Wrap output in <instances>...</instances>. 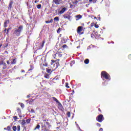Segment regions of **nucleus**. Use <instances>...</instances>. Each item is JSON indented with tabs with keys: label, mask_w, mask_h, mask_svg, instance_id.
Here are the masks:
<instances>
[{
	"label": "nucleus",
	"mask_w": 131,
	"mask_h": 131,
	"mask_svg": "<svg viewBox=\"0 0 131 131\" xmlns=\"http://www.w3.org/2000/svg\"><path fill=\"white\" fill-rule=\"evenodd\" d=\"M22 30H23V27L22 26H20L18 27V29L15 30L14 34H15V35H16L17 36H19Z\"/></svg>",
	"instance_id": "f257e3e1"
},
{
	"label": "nucleus",
	"mask_w": 131,
	"mask_h": 131,
	"mask_svg": "<svg viewBox=\"0 0 131 131\" xmlns=\"http://www.w3.org/2000/svg\"><path fill=\"white\" fill-rule=\"evenodd\" d=\"M104 77L105 79H108L110 80V75L107 73V72L103 71L101 73V78Z\"/></svg>",
	"instance_id": "f03ea898"
},
{
	"label": "nucleus",
	"mask_w": 131,
	"mask_h": 131,
	"mask_svg": "<svg viewBox=\"0 0 131 131\" xmlns=\"http://www.w3.org/2000/svg\"><path fill=\"white\" fill-rule=\"evenodd\" d=\"M96 120L99 122H102L103 120H104V117H103L102 115H100L96 118Z\"/></svg>",
	"instance_id": "7ed1b4c3"
},
{
	"label": "nucleus",
	"mask_w": 131,
	"mask_h": 131,
	"mask_svg": "<svg viewBox=\"0 0 131 131\" xmlns=\"http://www.w3.org/2000/svg\"><path fill=\"white\" fill-rule=\"evenodd\" d=\"M53 2L55 5H61V4H63L62 0H53Z\"/></svg>",
	"instance_id": "20e7f679"
},
{
	"label": "nucleus",
	"mask_w": 131,
	"mask_h": 131,
	"mask_svg": "<svg viewBox=\"0 0 131 131\" xmlns=\"http://www.w3.org/2000/svg\"><path fill=\"white\" fill-rule=\"evenodd\" d=\"M75 17L76 18V20L78 21V20H79V19H81V18H82V16L80 14H78V15H76L75 16Z\"/></svg>",
	"instance_id": "39448f33"
},
{
	"label": "nucleus",
	"mask_w": 131,
	"mask_h": 131,
	"mask_svg": "<svg viewBox=\"0 0 131 131\" xmlns=\"http://www.w3.org/2000/svg\"><path fill=\"white\" fill-rule=\"evenodd\" d=\"M1 65H4L5 66L4 67H3V69H6L7 68L6 64V63H4V61H0V66Z\"/></svg>",
	"instance_id": "423d86ee"
},
{
	"label": "nucleus",
	"mask_w": 131,
	"mask_h": 131,
	"mask_svg": "<svg viewBox=\"0 0 131 131\" xmlns=\"http://www.w3.org/2000/svg\"><path fill=\"white\" fill-rule=\"evenodd\" d=\"M82 31V27L81 26L78 27L77 29V33H80V32H81Z\"/></svg>",
	"instance_id": "0eeeda50"
},
{
	"label": "nucleus",
	"mask_w": 131,
	"mask_h": 131,
	"mask_svg": "<svg viewBox=\"0 0 131 131\" xmlns=\"http://www.w3.org/2000/svg\"><path fill=\"white\" fill-rule=\"evenodd\" d=\"M65 11H66V8H62L61 10L59 12V14H63Z\"/></svg>",
	"instance_id": "6e6552de"
},
{
	"label": "nucleus",
	"mask_w": 131,
	"mask_h": 131,
	"mask_svg": "<svg viewBox=\"0 0 131 131\" xmlns=\"http://www.w3.org/2000/svg\"><path fill=\"white\" fill-rule=\"evenodd\" d=\"M46 124H47V125H48V127H46V130L50 129V128H51V127L52 126L49 123V122H47Z\"/></svg>",
	"instance_id": "1a4fd4ad"
},
{
	"label": "nucleus",
	"mask_w": 131,
	"mask_h": 131,
	"mask_svg": "<svg viewBox=\"0 0 131 131\" xmlns=\"http://www.w3.org/2000/svg\"><path fill=\"white\" fill-rule=\"evenodd\" d=\"M13 5V2H10L9 5L8 9L10 10L12 8V5Z\"/></svg>",
	"instance_id": "9d476101"
},
{
	"label": "nucleus",
	"mask_w": 131,
	"mask_h": 131,
	"mask_svg": "<svg viewBox=\"0 0 131 131\" xmlns=\"http://www.w3.org/2000/svg\"><path fill=\"white\" fill-rule=\"evenodd\" d=\"M39 128H40V125L38 124V125H37L36 127L34 129V130H36V129H39Z\"/></svg>",
	"instance_id": "9b49d317"
},
{
	"label": "nucleus",
	"mask_w": 131,
	"mask_h": 131,
	"mask_svg": "<svg viewBox=\"0 0 131 131\" xmlns=\"http://www.w3.org/2000/svg\"><path fill=\"white\" fill-rule=\"evenodd\" d=\"M9 20H6L5 21L4 23V27H7V24H8V23H9Z\"/></svg>",
	"instance_id": "f8f14e48"
},
{
	"label": "nucleus",
	"mask_w": 131,
	"mask_h": 131,
	"mask_svg": "<svg viewBox=\"0 0 131 131\" xmlns=\"http://www.w3.org/2000/svg\"><path fill=\"white\" fill-rule=\"evenodd\" d=\"M79 2H80V0H75L74 2H73V4H74V5H77Z\"/></svg>",
	"instance_id": "ddd939ff"
},
{
	"label": "nucleus",
	"mask_w": 131,
	"mask_h": 131,
	"mask_svg": "<svg viewBox=\"0 0 131 131\" xmlns=\"http://www.w3.org/2000/svg\"><path fill=\"white\" fill-rule=\"evenodd\" d=\"M90 3H93V4H96L97 0H89Z\"/></svg>",
	"instance_id": "4468645a"
},
{
	"label": "nucleus",
	"mask_w": 131,
	"mask_h": 131,
	"mask_svg": "<svg viewBox=\"0 0 131 131\" xmlns=\"http://www.w3.org/2000/svg\"><path fill=\"white\" fill-rule=\"evenodd\" d=\"M84 62L85 64H89L90 60L88 59H86Z\"/></svg>",
	"instance_id": "2eb2a0df"
},
{
	"label": "nucleus",
	"mask_w": 131,
	"mask_h": 131,
	"mask_svg": "<svg viewBox=\"0 0 131 131\" xmlns=\"http://www.w3.org/2000/svg\"><path fill=\"white\" fill-rule=\"evenodd\" d=\"M45 77V78H47L48 79H49V78H50V74H46Z\"/></svg>",
	"instance_id": "dca6fc26"
},
{
	"label": "nucleus",
	"mask_w": 131,
	"mask_h": 131,
	"mask_svg": "<svg viewBox=\"0 0 131 131\" xmlns=\"http://www.w3.org/2000/svg\"><path fill=\"white\" fill-rule=\"evenodd\" d=\"M25 123H26V122H25V120H22V122H21V124L22 125H24V124H25Z\"/></svg>",
	"instance_id": "f3484780"
},
{
	"label": "nucleus",
	"mask_w": 131,
	"mask_h": 131,
	"mask_svg": "<svg viewBox=\"0 0 131 131\" xmlns=\"http://www.w3.org/2000/svg\"><path fill=\"white\" fill-rule=\"evenodd\" d=\"M53 100H54V101H55L57 103H59V101H58V99H57L56 98L53 97Z\"/></svg>",
	"instance_id": "a211bd4d"
},
{
	"label": "nucleus",
	"mask_w": 131,
	"mask_h": 131,
	"mask_svg": "<svg viewBox=\"0 0 131 131\" xmlns=\"http://www.w3.org/2000/svg\"><path fill=\"white\" fill-rule=\"evenodd\" d=\"M11 64H16V59H14L13 61L11 62Z\"/></svg>",
	"instance_id": "6ab92c4d"
},
{
	"label": "nucleus",
	"mask_w": 131,
	"mask_h": 131,
	"mask_svg": "<svg viewBox=\"0 0 131 131\" xmlns=\"http://www.w3.org/2000/svg\"><path fill=\"white\" fill-rule=\"evenodd\" d=\"M13 130L14 131L17 130V127H16V126H13Z\"/></svg>",
	"instance_id": "aec40b11"
},
{
	"label": "nucleus",
	"mask_w": 131,
	"mask_h": 131,
	"mask_svg": "<svg viewBox=\"0 0 131 131\" xmlns=\"http://www.w3.org/2000/svg\"><path fill=\"white\" fill-rule=\"evenodd\" d=\"M37 9H40V8H41V5L39 4L37 6Z\"/></svg>",
	"instance_id": "412c9836"
},
{
	"label": "nucleus",
	"mask_w": 131,
	"mask_h": 131,
	"mask_svg": "<svg viewBox=\"0 0 131 131\" xmlns=\"http://www.w3.org/2000/svg\"><path fill=\"white\" fill-rule=\"evenodd\" d=\"M54 20H55L56 21H59V17H55L54 18Z\"/></svg>",
	"instance_id": "4be33fe9"
},
{
	"label": "nucleus",
	"mask_w": 131,
	"mask_h": 131,
	"mask_svg": "<svg viewBox=\"0 0 131 131\" xmlns=\"http://www.w3.org/2000/svg\"><path fill=\"white\" fill-rule=\"evenodd\" d=\"M26 122L27 123H29L30 122V119H28L27 120H26Z\"/></svg>",
	"instance_id": "5701e85b"
},
{
	"label": "nucleus",
	"mask_w": 131,
	"mask_h": 131,
	"mask_svg": "<svg viewBox=\"0 0 131 131\" xmlns=\"http://www.w3.org/2000/svg\"><path fill=\"white\" fill-rule=\"evenodd\" d=\"M66 88H67L68 89H69V86H68V83L66 82Z\"/></svg>",
	"instance_id": "b1692460"
},
{
	"label": "nucleus",
	"mask_w": 131,
	"mask_h": 131,
	"mask_svg": "<svg viewBox=\"0 0 131 131\" xmlns=\"http://www.w3.org/2000/svg\"><path fill=\"white\" fill-rule=\"evenodd\" d=\"M95 28H99V25L97 24H95Z\"/></svg>",
	"instance_id": "393cba45"
},
{
	"label": "nucleus",
	"mask_w": 131,
	"mask_h": 131,
	"mask_svg": "<svg viewBox=\"0 0 131 131\" xmlns=\"http://www.w3.org/2000/svg\"><path fill=\"white\" fill-rule=\"evenodd\" d=\"M62 48H63V49H66V48H67V45H63Z\"/></svg>",
	"instance_id": "a878e982"
},
{
	"label": "nucleus",
	"mask_w": 131,
	"mask_h": 131,
	"mask_svg": "<svg viewBox=\"0 0 131 131\" xmlns=\"http://www.w3.org/2000/svg\"><path fill=\"white\" fill-rule=\"evenodd\" d=\"M20 106H21V108H24V104L20 103Z\"/></svg>",
	"instance_id": "bb28decb"
},
{
	"label": "nucleus",
	"mask_w": 131,
	"mask_h": 131,
	"mask_svg": "<svg viewBox=\"0 0 131 131\" xmlns=\"http://www.w3.org/2000/svg\"><path fill=\"white\" fill-rule=\"evenodd\" d=\"M67 115H68V116L69 117H70V112H68V113H67Z\"/></svg>",
	"instance_id": "cd10ccee"
},
{
	"label": "nucleus",
	"mask_w": 131,
	"mask_h": 131,
	"mask_svg": "<svg viewBox=\"0 0 131 131\" xmlns=\"http://www.w3.org/2000/svg\"><path fill=\"white\" fill-rule=\"evenodd\" d=\"M13 118H14V119L15 120H17V119H18V118L17 117V116L14 117Z\"/></svg>",
	"instance_id": "c85d7f7f"
},
{
	"label": "nucleus",
	"mask_w": 131,
	"mask_h": 131,
	"mask_svg": "<svg viewBox=\"0 0 131 131\" xmlns=\"http://www.w3.org/2000/svg\"><path fill=\"white\" fill-rule=\"evenodd\" d=\"M17 130L20 131V126H17Z\"/></svg>",
	"instance_id": "c756f323"
},
{
	"label": "nucleus",
	"mask_w": 131,
	"mask_h": 131,
	"mask_svg": "<svg viewBox=\"0 0 131 131\" xmlns=\"http://www.w3.org/2000/svg\"><path fill=\"white\" fill-rule=\"evenodd\" d=\"M51 65H53V63H55V61H54V60H51Z\"/></svg>",
	"instance_id": "7c9ffc66"
},
{
	"label": "nucleus",
	"mask_w": 131,
	"mask_h": 131,
	"mask_svg": "<svg viewBox=\"0 0 131 131\" xmlns=\"http://www.w3.org/2000/svg\"><path fill=\"white\" fill-rule=\"evenodd\" d=\"M97 126H99V127H100V126H101V124H100V123H97Z\"/></svg>",
	"instance_id": "2f4dec72"
},
{
	"label": "nucleus",
	"mask_w": 131,
	"mask_h": 131,
	"mask_svg": "<svg viewBox=\"0 0 131 131\" xmlns=\"http://www.w3.org/2000/svg\"><path fill=\"white\" fill-rule=\"evenodd\" d=\"M45 22H46V23H47V24L51 23L50 21V20H47V21H46Z\"/></svg>",
	"instance_id": "473e14b6"
},
{
	"label": "nucleus",
	"mask_w": 131,
	"mask_h": 131,
	"mask_svg": "<svg viewBox=\"0 0 131 131\" xmlns=\"http://www.w3.org/2000/svg\"><path fill=\"white\" fill-rule=\"evenodd\" d=\"M43 45H45V41H43L42 42V47H43Z\"/></svg>",
	"instance_id": "72a5a7b5"
},
{
	"label": "nucleus",
	"mask_w": 131,
	"mask_h": 131,
	"mask_svg": "<svg viewBox=\"0 0 131 131\" xmlns=\"http://www.w3.org/2000/svg\"><path fill=\"white\" fill-rule=\"evenodd\" d=\"M70 8H72L73 7V5H71V4H70Z\"/></svg>",
	"instance_id": "f704fd0d"
},
{
	"label": "nucleus",
	"mask_w": 131,
	"mask_h": 131,
	"mask_svg": "<svg viewBox=\"0 0 131 131\" xmlns=\"http://www.w3.org/2000/svg\"><path fill=\"white\" fill-rule=\"evenodd\" d=\"M50 23H52V22H53V19H51L50 20Z\"/></svg>",
	"instance_id": "c9c22d12"
},
{
	"label": "nucleus",
	"mask_w": 131,
	"mask_h": 131,
	"mask_svg": "<svg viewBox=\"0 0 131 131\" xmlns=\"http://www.w3.org/2000/svg\"><path fill=\"white\" fill-rule=\"evenodd\" d=\"M128 58H129V59H131V55H129L128 56Z\"/></svg>",
	"instance_id": "e433bc0d"
},
{
	"label": "nucleus",
	"mask_w": 131,
	"mask_h": 131,
	"mask_svg": "<svg viewBox=\"0 0 131 131\" xmlns=\"http://www.w3.org/2000/svg\"><path fill=\"white\" fill-rule=\"evenodd\" d=\"M7 64H10V61H9V60H8V61H7Z\"/></svg>",
	"instance_id": "4c0bfd02"
},
{
	"label": "nucleus",
	"mask_w": 131,
	"mask_h": 131,
	"mask_svg": "<svg viewBox=\"0 0 131 131\" xmlns=\"http://www.w3.org/2000/svg\"><path fill=\"white\" fill-rule=\"evenodd\" d=\"M99 131H103V128H100V129H99Z\"/></svg>",
	"instance_id": "58836bf2"
},
{
	"label": "nucleus",
	"mask_w": 131,
	"mask_h": 131,
	"mask_svg": "<svg viewBox=\"0 0 131 131\" xmlns=\"http://www.w3.org/2000/svg\"><path fill=\"white\" fill-rule=\"evenodd\" d=\"M91 37H93H93H94V34H91Z\"/></svg>",
	"instance_id": "ea45409f"
},
{
	"label": "nucleus",
	"mask_w": 131,
	"mask_h": 131,
	"mask_svg": "<svg viewBox=\"0 0 131 131\" xmlns=\"http://www.w3.org/2000/svg\"><path fill=\"white\" fill-rule=\"evenodd\" d=\"M50 71H51V70H47V72H50Z\"/></svg>",
	"instance_id": "a19ab883"
},
{
	"label": "nucleus",
	"mask_w": 131,
	"mask_h": 131,
	"mask_svg": "<svg viewBox=\"0 0 131 131\" xmlns=\"http://www.w3.org/2000/svg\"><path fill=\"white\" fill-rule=\"evenodd\" d=\"M94 19H97L96 17L94 16Z\"/></svg>",
	"instance_id": "79ce46f5"
},
{
	"label": "nucleus",
	"mask_w": 131,
	"mask_h": 131,
	"mask_svg": "<svg viewBox=\"0 0 131 131\" xmlns=\"http://www.w3.org/2000/svg\"><path fill=\"white\" fill-rule=\"evenodd\" d=\"M2 47V44H0V48Z\"/></svg>",
	"instance_id": "37998d69"
},
{
	"label": "nucleus",
	"mask_w": 131,
	"mask_h": 131,
	"mask_svg": "<svg viewBox=\"0 0 131 131\" xmlns=\"http://www.w3.org/2000/svg\"><path fill=\"white\" fill-rule=\"evenodd\" d=\"M5 31H7V29H6L5 30Z\"/></svg>",
	"instance_id": "c03bdc74"
},
{
	"label": "nucleus",
	"mask_w": 131,
	"mask_h": 131,
	"mask_svg": "<svg viewBox=\"0 0 131 131\" xmlns=\"http://www.w3.org/2000/svg\"><path fill=\"white\" fill-rule=\"evenodd\" d=\"M7 32H9V29L7 30Z\"/></svg>",
	"instance_id": "a18cd8bd"
},
{
	"label": "nucleus",
	"mask_w": 131,
	"mask_h": 131,
	"mask_svg": "<svg viewBox=\"0 0 131 131\" xmlns=\"http://www.w3.org/2000/svg\"><path fill=\"white\" fill-rule=\"evenodd\" d=\"M91 26H93V24H91Z\"/></svg>",
	"instance_id": "49530a36"
},
{
	"label": "nucleus",
	"mask_w": 131,
	"mask_h": 131,
	"mask_svg": "<svg viewBox=\"0 0 131 131\" xmlns=\"http://www.w3.org/2000/svg\"><path fill=\"white\" fill-rule=\"evenodd\" d=\"M57 33H59V31H57Z\"/></svg>",
	"instance_id": "de8ad7c7"
},
{
	"label": "nucleus",
	"mask_w": 131,
	"mask_h": 131,
	"mask_svg": "<svg viewBox=\"0 0 131 131\" xmlns=\"http://www.w3.org/2000/svg\"><path fill=\"white\" fill-rule=\"evenodd\" d=\"M22 72H25V71H22Z\"/></svg>",
	"instance_id": "09e8293b"
},
{
	"label": "nucleus",
	"mask_w": 131,
	"mask_h": 131,
	"mask_svg": "<svg viewBox=\"0 0 131 131\" xmlns=\"http://www.w3.org/2000/svg\"><path fill=\"white\" fill-rule=\"evenodd\" d=\"M45 66H47V64H46V65H45Z\"/></svg>",
	"instance_id": "8fccbe9b"
},
{
	"label": "nucleus",
	"mask_w": 131,
	"mask_h": 131,
	"mask_svg": "<svg viewBox=\"0 0 131 131\" xmlns=\"http://www.w3.org/2000/svg\"><path fill=\"white\" fill-rule=\"evenodd\" d=\"M29 97V96H28V97Z\"/></svg>",
	"instance_id": "3c124183"
},
{
	"label": "nucleus",
	"mask_w": 131,
	"mask_h": 131,
	"mask_svg": "<svg viewBox=\"0 0 131 131\" xmlns=\"http://www.w3.org/2000/svg\"><path fill=\"white\" fill-rule=\"evenodd\" d=\"M1 1H2V0H0V2H1Z\"/></svg>",
	"instance_id": "603ef678"
}]
</instances>
